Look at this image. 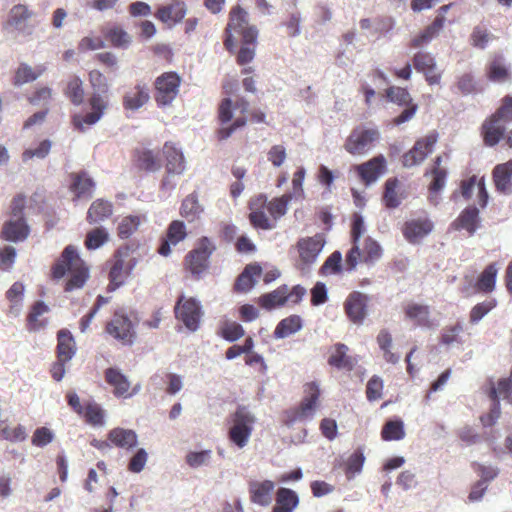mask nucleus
Instances as JSON below:
<instances>
[{"label":"nucleus","mask_w":512,"mask_h":512,"mask_svg":"<svg viewBox=\"0 0 512 512\" xmlns=\"http://www.w3.org/2000/svg\"><path fill=\"white\" fill-rule=\"evenodd\" d=\"M382 439L385 441H399L405 437L404 423L401 419L389 420L381 431Z\"/></svg>","instance_id":"3c124183"},{"label":"nucleus","mask_w":512,"mask_h":512,"mask_svg":"<svg viewBox=\"0 0 512 512\" xmlns=\"http://www.w3.org/2000/svg\"><path fill=\"white\" fill-rule=\"evenodd\" d=\"M175 315L188 330L195 332L199 329L203 316L202 306L197 299L181 295L175 305Z\"/></svg>","instance_id":"1a4fd4ad"},{"label":"nucleus","mask_w":512,"mask_h":512,"mask_svg":"<svg viewBox=\"0 0 512 512\" xmlns=\"http://www.w3.org/2000/svg\"><path fill=\"white\" fill-rule=\"evenodd\" d=\"M89 104L92 109L91 112L85 115L78 114L73 117L74 127L82 132L96 124L102 118L107 108V102L99 93H95L91 96Z\"/></svg>","instance_id":"dca6fc26"},{"label":"nucleus","mask_w":512,"mask_h":512,"mask_svg":"<svg viewBox=\"0 0 512 512\" xmlns=\"http://www.w3.org/2000/svg\"><path fill=\"white\" fill-rule=\"evenodd\" d=\"M107 333L123 345H132L136 338L135 326L128 316L117 311L106 326Z\"/></svg>","instance_id":"ddd939ff"},{"label":"nucleus","mask_w":512,"mask_h":512,"mask_svg":"<svg viewBox=\"0 0 512 512\" xmlns=\"http://www.w3.org/2000/svg\"><path fill=\"white\" fill-rule=\"evenodd\" d=\"M25 285L22 282H14L6 292V298L10 302L9 313L18 316L23 307Z\"/></svg>","instance_id":"79ce46f5"},{"label":"nucleus","mask_w":512,"mask_h":512,"mask_svg":"<svg viewBox=\"0 0 512 512\" xmlns=\"http://www.w3.org/2000/svg\"><path fill=\"white\" fill-rule=\"evenodd\" d=\"M266 202L267 197L265 195H259L253 199L250 203V208L252 211L249 218L255 228L272 230L275 228V224L269 220L263 210Z\"/></svg>","instance_id":"bb28decb"},{"label":"nucleus","mask_w":512,"mask_h":512,"mask_svg":"<svg viewBox=\"0 0 512 512\" xmlns=\"http://www.w3.org/2000/svg\"><path fill=\"white\" fill-rule=\"evenodd\" d=\"M48 306L43 301H37L27 317V328L30 332H37L45 327L46 321L39 317L48 312Z\"/></svg>","instance_id":"09e8293b"},{"label":"nucleus","mask_w":512,"mask_h":512,"mask_svg":"<svg viewBox=\"0 0 512 512\" xmlns=\"http://www.w3.org/2000/svg\"><path fill=\"white\" fill-rule=\"evenodd\" d=\"M399 182L397 179H388L385 184L384 202L388 208H396L401 203V197L397 192Z\"/></svg>","instance_id":"0e129e2a"},{"label":"nucleus","mask_w":512,"mask_h":512,"mask_svg":"<svg viewBox=\"0 0 512 512\" xmlns=\"http://www.w3.org/2000/svg\"><path fill=\"white\" fill-rule=\"evenodd\" d=\"M234 34L242 35V39L246 44H255L258 31L255 26L248 23V13L242 7L236 6L230 12L229 23L226 27L225 46L232 51L235 46Z\"/></svg>","instance_id":"20e7f679"},{"label":"nucleus","mask_w":512,"mask_h":512,"mask_svg":"<svg viewBox=\"0 0 512 512\" xmlns=\"http://www.w3.org/2000/svg\"><path fill=\"white\" fill-rule=\"evenodd\" d=\"M298 251L301 261V270L314 264L324 247V238L321 234L313 237L302 238L298 241Z\"/></svg>","instance_id":"f3484780"},{"label":"nucleus","mask_w":512,"mask_h":512,"mask_svg":"<svg viewBox=\"0 0 512 512\" xmlns=\"http://www.w3.org/2000/svg\"><path fill=\"white\" fill-rule=\"evenodd\" d=\"M262 268L259 264L247 265L235 282V289L239 292L250 291L257 283L256 277L260 276Z\"/></svg>","instance_id":"72a5a7b5"},{"label":"nucleus","mask_w":512,"mask_h":512,"mask_svg":"<svg viewBox=\"0 0 512 512\" xmlns=\"http://www.w3.org/2000/svg\"><path fill=\"white\" fill-rule=\"evenodd\" d=\"M488 395L493 400L490 413L481 417L484 426H492L500 416L499 399L502 398L512 403V370L509 378L500 379L495 385L490 381Z\"/></svg>","instance_id":"0eeeda50"},{"label":"nucleus","mask_w":512,"mask_h":512,"mask_svg":"<svg viewBox=\"0 0 512 512\" xmlns=\"http://www.w3.org/2000/svg\"><path fill=\"white\" fill-rule=\"evenodd\" d=\"M361 258L359 262L375 263L382 256V248L380 244L371 237L364 240L363 249L360 248Z\"/></svg>","instance_id":"603ef678"},{"label":"nucleus","mask_w":512,"mask_h":512,"mask_svg":"<svg viewBox=\"0 0 512 512\" xmlns=\"http://www.w3.org/2000/svg\"><path fill=\"white\" fill-rule=\"evenodd\" d=\"M292 199L291 194H285L279 198H275L268 203L267 209L274 220H278L284 216L288 209V204Z\"/></svg>","instance_id":"e2e57ef3"},{"label":"nucleus","mask_w":512,"mask_h":512,"mask_svg":"<svg viewBox=\"0 0 512 512\" xmlns=\"http://www.w3.org/2000/svg\"><path fill=\"white\" fill-rule=\"evenodd\" d=\"M414 68L425 75L429 85L439 84L441 73L437 71L435 57L429 52H417L412 58Z\"/></svg>","instance_id":"6ab92c4d"},{"label":"nucleus","mask_w":512,"mask_h":512,"mask_svg":"<svg viewBox=\"0 0 512 512\" xmlns=\"http://www.w3.org/2000/svg\"><path fill=\"white\" fill-rule=\"evenodd\" d=\"M67 272L70 273V277L65 286L66 292L82 288L89 277L88 267L72 245L64 249L53 267L52 275L54 279H61Z\"/></svg>","instance_id":"f257e3e1"},{"label":"nucleus","mask_w":512,"mask_h":512,"mask_svg":"<svg viewBox=\"0 0 512 512\" xmlns=\"http://www.w3.org/2000/svg\"><path fill=\"white\" fill-rule=\"evenodd\" d=\"M187 13V6L184 1L175 0L169 5L158 8L156 17L161 22L174 25L183 20Z\"/></svg>","instance_id":"a878e982"},{"label":"nucleus","mask_w":512,"mask_h":512,"mask_svg":"<svg viewBox=\"0 0 512 512\" xmlns=\"http://www.w3.org/2000/svg\"><path fill=\"white\" fill-rule=\"evenodd\" d=\"M108 440L117 448L132 450L138 445V435L132 429L117 427L109 431Z\"/></svg>","instance_id":"c85d7f7f"},{"label":"nucleus","mask_w":512,"mask_h":512,"mask_svg":"<svg viewBox=\"0 0 512 512\" xmlns=\"http://www.w3.org/2000/svg\"><path fill=\"white\" fill-rule=\"evenodd\" d=\"M297 494L288 488H280L276 495V505L273 512H293L298 505Z\"/></svg>","instance_id":"ea45409f"},{"label":"nucleus","mask_w":512,"mask_h":512,"mask_svg":"<svg viewBox=\"0 0 512 512\" xmlns=\"http://www.w3.org/2000/svg\"><path fill=\"white\" fill-rule=\"evenodd\" d=\"M365 463L364 452L361 448L355 450L347 459L345 472L348 479L360 474Z\"/></svg>","instance_id":"4d7b16f0"},{"label":"nucleus","mask_w":512,"mask_h":512,"mask_svg":"<svg viewBox=\"0 0 512 512\" xmlns=\"http://www.w3.org/2000/svg\"><path fill=\"white\" fill-rule=\"evenodd\" d=\"M287 159V149L283 144H275L267 151V160L274 168L281 167Z\"/></svg>","instance_id":"774afa93"},{"label":"nucleus","mask_w":512,"mask_h":512,"mask_svg":"<svg viewBox=\"0 0 512 512\" xmlns=\"http://www.w3.org/2000/svg\"><path fill=\"white\" fill-rule=\"evenodd\" d=\"M386 98L388 101L397 104L399 106H406L414 103L410 93L402 87L391 86L386 89Z\"/></svg>","instance_id":"680f3d73"},{"label":"nucleus","mask_w":512,"mask_h":512,"mask_svg":"<svg viewBox=\"0 0 512 512\" xmlns=\"http://www.w3.org/2000/svg\"><path fill=\"white\" fill-rule=\"evenodd\" d=\"M368 297L358 291L350 293L344 303V309L349 319L355 324H362L366 317Z\"/></svg>","instance_id":"412c9836"},{"label":"nucleus","mask_w":512,"mask_h":512,"mask_svg":"<svg viewBox=\"0 0 512 512\" xmlns=\"http://www.w3.org/2000/svg\"><path fill=\"white\" fill-rule=\"evenodd\" d=\"M366 227L364 224V218L361 214L355 213L353 215V222L351 228V237L353 246L346 255L345 263L348 266V270L352 271L356 268L361 258L360 252V238L365 233Z\"/></svg>","instance_id":"a211bd4d"},{"label":"nucleus","mask_w":512,"mask_h":512,"mask_svg":"<svg viewBox=\"0 0 512 512\" xmlns=\"http://www.w3.org/2000/svg\"><path fill=\"white\" fill-rule=\"evenodd\" d=\"M288 300V287L280 286L276 290L259 298V304L266 310H272L285 304Z\"/></svg>","instance_id":"c03bdc74"},{"label":"nucleus","mask_w":512,"mask_h":512,"mask_svg":"<svg viewBox=\"0 0 512 512\" xmlns=\"http://www.w3.org/2000/svg\"><path fill=\"white\" fill-rule=\"evenodd\" d=\"M386 169V159L383 155H378L371 160L356 166V170L361 179L369 185L375 182Z\"/></svg>","instance_id":"393cba45"},{"label":"nucleus","mask_w":512,"mask_h":512,"mask_svg":"<svg viewBox=\"0 0 512 512\" xmlns=\"http://www.w3.org/2000/svg\"><path fill=\"white\" fill-rule=\"evenodd\" d=\"M377 343L379 345V348L383 352V357L386 360V362L391 364H397L400 361V355L393 353L391 351L392 346V336L391 334L386 330L382 329L379 334L377 335Z\"/></svg>","instance_id":"8fccbe9b"},{"label":"nucleus","mask_w":512,"mask_h":512,"mask_svg":"<svg viewBox=\"0 0 512 512\" xmlns=\"http://www.w3.org/2000/svg\"><path fill=\"white\" fill-rule=\"evenodd\" d=\"M57 356L61 362L70 361L76 352L75 342L72 334L68 330L58 332Z\"/></svg>","instance_id":"58836bf2"},{"label":"nucleus","mask_w":512,"mask_h":512,"mask_svg":"<svg viewBox=\"0 0 512 512\" xmlns=\"http://www.w3.org/2000/svg\"><path fill=\"white\" fill-rule=\"evenodd\" d=\"M302 328V319L297 315H291L282 319L274 330L276 339H284L297 333Z\"/></svg>","instance_id":"a18cd8bd"},{"label":"nucleus","mask_w":512,"mask_h":512,"mask_svg":"<svg viewBox=\"0 0 512 512\" xmlns=\"http://www.w3.org/2000/svg\"><path fill=\"white\" fill-rule=\"evenodd\" d=\"M215 250L216 245L210 238H200L196 248L186 256V263L190 272L194 275H200L208 267L209 258Z\"/></svg>","instance_id":"9b49d317"},{"label":"nucleus","mask_w":512,"mask_h":512,"mask_svg":"<svg viewBox=\"0 0 512 512\" xmlns=\"http://www.w3.org/2000/svg\"><path fill=\"white\" fill-rule=\"evenodd\" d=\"M249 103L243 99L233 102L230 98H224L219 105V120L222 127L218 131L220 140L229 138L238 128L247 123Z\"/></svg>","instance_id":"f03ea898"},{"label":"nucleus","mask_w":512,"mask_h":512,"mask_svg":"<svg viewBox=\"0 0 512 512\" xmlns=\"http://www.w3.org/2000/svg\"><path fill=\"white\" fill-rule=\"evenodd\" d=\"M493 176L498 191L503 194L512 193V160L497 165L494 169Z\"/></svg>","instance_id":"2f4dec72"},{"label":"nucleus","mask_w":512,"mask_h":512,"mask_svg":"<svg viewBox=\"0 0 512 512\" xmlns=\"http://www.w3.org/2000/svg\"><path fill=\"white\" fill-rule=\"evenodd\" d=\"M275 483L271 480H253L249 483L251 501L260 506H268L273 500Z\"/></svg>","instance_id":"5701e85b"},{"label":"nucleus","mask_w":512,"mask_h":512,"mask_svg":"<svg viewBox=\"0 0 512 512\" xmlns=\"http://www.w3.org/2000/svg\"><path fill=\"white\" fill-rule=\"evenodd\" d=\"M44 71V67H39L37 71L26 63L19 65L14 76V85L22 86L23 84L36 80Z\"/></svg>","instance_id":"864d4df0"},{"label":"nucleus","mask_w":512,"mask_h":512,"mask_svg":"<svg viewBox=\"0 0 512 512\" xmlns=\"http://www.w3.org/2000/svg\"><path fill=\"white\" fill-rule=\"evenodd\" d=\"M106 36L111 44L119 49H127L132 43V37L120 27L111 28Z\"/></svg>","instance_id":"052dcab7"},{"label":"nucleus","mask_w":512,"mask_h":512,"mask_svg":"<svg viewBox=\"0 0 512 512\" xmlns=\"http://www.w3.org/2000/svg\"><path fill=\"white\" fill-rule=\"evenodd\" d=\"M180 76L175 72H166L155 80V101L159 107L171 106L179 94Z\"/></svg>","instance_id":"6e6552de"},{"label":"nucleus","mask_w":512,"mask_h":512,"mask_svg":"<svg viewBox=\"0 0 512 512\" xmlns=\"http://www.w3.org/2000/svg\"><path fill=\"white\" fill-rule=\"evenodd\" d=\"M508 69L502 57H496L490 63L488 68V77L494 82H505L508 78Z\"/></svg>","instance_id":"bf43d9fd"},{"label":"nucleus","mask_w":512,"mask_h":512,"mask_svg":"<svg viewBox=\"0 0 512 512\" xmlns=\"http://www.w3.org/2000/svg\"><path fill=\"white\" fill-rule=\"evenodd\" d=\"M443 25L444 18L442 16L436 17L431 25L411 40L412 47L420 48L429 44L442 30Z\"/></svg>","instance_id":"a19ab883"},{"label":"nucleus","mask_w":512,"mask_h":512,"mask_svg":"<svg viewBox=\"0 0 512 512\" xmlns=\"http://www.w3.org/2000/svg\"><path fill=\"white\" fill-rule=\"evenodd\" d=\"M136 264V259L130 257L127 252H117L114 256L113 264L109 273V291H114L123 285L135 268Z\"/></svg>","instance_id":"f8f14e48"},{"label":"nucleus","mask_w":512,"mask_h":512,"mask_svg":"<svg viewBox=\"0 0 512 512\" xmlns=\"http://www.w3.org/2000/svg\"><path fill=\"white\" fill-rule=\"evenodd\" d=\"M80 415L93 426L104 425V410L95 402H88Z\"/></svg>","instance_id":"13d9d810"},{"label":"nucleus","mask_w":512,"mask_h":512,"mask_svg":"<svg viewBox=\"0 0 512 512\" xmlns=\"http://www.w3.org/2000/svg\"><path fill=\"white\" fill-rule=\"evenodd\" d=\"M498 271L499 267L496 263L489 264L479 275L476 289L483 293H491L495 289Z\"/></svg>","instance_id":"37998d69"},{"label":"nucleus","mask_w":512,"mask_h":512,"mask_svg":"<svg viewBox=\"0 0 512 512\" xmlns=\"http://www.w3.org/2000/svg\"><path fill=\"white\" fill-rule=\"evenodd\" d=\"M478 223H479V210L474 206H470L462 211V213L455 220L453 225H454L455 229H457V230L463 229V230H466L470 235H473L476 232V230L478 229Z\"/></svg>","instance_id":"c9c22d12"},{"label":"nucleus","mask_w":512,"mask_h":512,"mask_svg":"<svg viewBox=\"0 0 512 512\" xmlns=\"http://www.w3.org/2000/svg\"><path fill=\"white\" fill-rule=\"evenodd\" d=\"M113 212L112 204L108 201L98 199L90 206L87 219L89 223H98L110 217Z\"/></svg>","instance_id":"de8ad7c7"},{"label":"nucleus","mask_w":512,"mask_h":512,"mask_svg":"<svg viewBox=\"0 0 512 512\" xmlns=\"http://www.w3.org/2000/svg\"><path fill=\"white\" fill-rule=\"evenodd\" d=\"M431 174L433 177V180L429 186L430 190V202L434 205H437L439 202V199L437 197V193L442 190L445 186V180L447 176L446 169L441 167H434L431 170Z\"/></svg>","instance_id":"5fc2aeb1"},{"label":"nucleus","mask_w":512,"mask_h":512,"mask_svg":"<svg viewBox=\"0 0 512 512\" xmlns=\"http://www.w3.org/2000/svg\"><path fill=\"white\" fill-rule=\"evenodd\" d=\"M406 316L413 320L417 326L424 328H434L438 324L430 319L429 307L421 304H409L406 308Z\"/></svg>","instance_id":"473e14b6"},{"label":"nucleus","mask_w":512,"mask_h":512,"mask_svg":"<svg viewBox=\"0 0 512 512\" xmlns=\"http://www.w3.org/2000/svg\"><path fill=\"white\" fill-rule=\"evenodd\" d=\"M437 139L436 133H430L424 138L419 139L413 148L403 155V165L410 168L421 164L428 154L433 151Z\"/></svg>","instance_id":"2eb2a0df"},{"label":"nucleus","mask_w":512,"mask_h":512,"mask_svg":"<svg viewBox=\"0 0 512 512\" xmlns=\"http://www.w3.org/2000/svg\"><path fill=\"white\" fill-rule=\"evenodd\" d=\"M203 212L204 207L200 204L196 193H191L183 199L180 207V215L188 222L198 220Z\"/></svg>","instance_id":"4c0bfd02"},{"label":"nucleus","mask_w":512,"mask_h":512,"mask_svg":"<svg viewBox=\"0 0 512 512\" xmlns=\"http://www.w3.org/2000/svg\"><path fill=\"white\" fill-rule=\"evenodd\" d=\"M305 392L307 395L302 400L300 406L297 409L287 412L285 424L288 427H292L297 422L310 421L315 415L320 396L319 385L315 382H311L306 385Z\"/></svg>","instance_id":"423d86ee"},{"label":"nucleus","mask_w":512,"mask_h":512,"mask_svg":"<svg viewBox=\"0 0 512 512\" xmlns=\"http://www.w3.org/2000/svg\"><path fill=\"white\" fill-rule=\"evenodd\" d=\"M16 217L10 219L4 224L2 236L10 242H22L27 239L30 228L23 216L15 214Z\"/></svg>","instance_id":"4be33fe9"},{"label":"nucleus","mask_w":512,"mask_h":512,"mask_svg":"<svg viewBox=\"0 0 512 512\" xmlns=\"http://www.w3.org/2000/svg\"><path fill=\"white\" fill-rule=\"evenodd\" d=\"M163 154L166 158V172L169 175H181L186 170L183 152L171 142L163 146Z\"/></svg>","instance_id":"b1692460"},{"label":"nucleus","mask_w":512,"mask_h":512,"mask_svg":"<svg viewBox=\"0 0 512 512\" xmlns=\"http://www.w3.org/2000/svg\"><path fill=\"white\" fill-rule=\"evenodd\" d=\"M108 240V232L103 228H96L87 234L85 246L89 250L100 248Z\"/></svg>","instance_id":"338daca9"},{"label":"nucleus","mask_w":512,"mask_h":512,"mask_svg":"<svg viewBox=\"0 0 512 512\" xmlns=\"http://www.w3.org/2000/svg\"><path fill=\"white\" fill-rule=\"evenodd\" d=\"M379 139V131L375 128L356 127L348 136L344 148L352 155H364Z\"/></svg>","instance_id":"9d476101"},{"label":"nucleus","mask_w":512,"mask_h":512,"mask_svg":"<svg viewBox=\"0 0 512 512\" xmlns=\"http://www.w3.org/2000/svg\"><path fill=\"white\" fill-rule=\"evenodd\" d=\"M512 122V97H505L498 111L483 124L484 141L489 146L496 145L502 138L506 124Z\"/></svg>","instance_id":"39448f33"},{"label":"nucleus","mask_w":512,"mask_h":512,"mask_svg":"<svg viewBox=\"0 0 512 512\" xmlns=\"http://www.w3.org/2000/svg\"><path fill=\"white\" fill-rule=\"evenodd\" d=\"M106 382L113 387V394L117 398H129L131 383L127 376L117 368H108L105 371Z\"/></svg>","instance_id":"c756f323"},{"label":"nucleus","mask_w":512,"mask_h":512,"mask_svg":"<svg viewBox=\"0 0 512 512\" xmlns=\"http://www.w3.org/2000/svg\"><path fill=\"white\" fill-rule=\"evenodd\" d=\"M256 421L255 414L247 406H238L230 416L228 428L230 441L239 449L247 446Z\"/></svg>","instance_id":"7ed1b4c3"},{"label":"nucleus","mask_w":512,"mask_h":512,"mask_svg":"<svg viewBox=\"0 0 512 512\" xmlns=\"http://www.w3.org/2000/svg\"><path fill=\"white\" fill-rule=\"evenodd\" d=\"M31 16L32 12L25 5H15L9 12L5 27L9 32L16 33L17 36L29 37L34 31L33 25L29 23Z\"/></svg>","instance_id":"4468645a"},{"label":"nucleus","mask_w":512,"mask_h":512,"mask_svg":"<svg viewBox=\"0 0 512 512\" xmlns=\"http://www.w3.org/2000/svg\"><path fill=\"white\" fill-rule=\"evenodd\" d=\"M433 227V222L430 219L422 217L406 221L402 231L409 243L417 244L432 232Z\"/></svg>","instance_id":"aec40b11"},{"label":"nucleus","mask_w":512,"mask_h":512,"mask_svg":"<svg viewBox=\"0 0 512 512\" xmlns=\"http://www.w3.org/2000/svg\"><path fill=\"white\" fill-rule=\"evenodd\" d=\"M476 189L478 190L479 204L482 207H485L488 200V194L485 189L484 182L482 180L477 181L476 176L462 182L461 194L465 199H469Z\"/></svg>","instance_id":"49530a36"},{"label":"nucleus","mask_w":512,"mask_h":512,"mask_svg":"<svg viewBox=\"0 0 512 512\" xmlns=\"http://www.w3.org/2000/svg\"><path fill=\"white\" fill-rule=\"evenodd\" d=\"M212 458L211 450L191 451L186 456L187 464L192 468L207 466Z\"/></svg>","instance_id":"69168bd1"},{"label":"nucleus","mask_w":512,"mask_h":512,"mask_svg":"<svg viewBox=\"0 0 512 512\" xmlns=\"http://www.w3.org/2000/svg\"><path fill=\"white\" fill-rule=\"evenodd\" d=\"M93 180L85 173L73 174L70 189L76 199H88L92 196Z\"/></svg>","instance_id":"f704fd0d"},{"label":"nucleus","mask_w":512,"mask_h":512,"mask_svg":"<svg viewBox=\"0 0 512 512\" xmlns=\"http://www.w3.org/2000/svg\"><path fill=\"white\" fill-rule=\"evenodd\" d=\"M149 89L144 83H137L128 90L123 97V106L126 110L136 111L149 101Z\"/></svg>","instance_id":"cd10ccee"},{"label":"nucleus","mask_w":512,"mask_h":512,"mask_svg":"<svg viewBox=\"0 0 512 512\" xmlns=\"http://www.w3.org/2000/svg\"><path fill=\"white\" fill-rule=\"evenodd\" d=\"M143 221H145V218L139 215L123 217L118 224L119 237L122 239L129 238L135 231H137Z\"/></svg>","instance_id":"6e6d98bb"},{"label":"nucleus","mask_w":512,"mask_h":512,"mask_svg":"<svg viewBox=\"0 0 512 512\" xmlns=\"http://www.w3.org/2000/svg\"><path fill=\"white\" fill-rule=\"evenodd\" d=\"M187 236L186 226L180 220H174L170 223L167 230V238L159 247V254L168 256L171 253V245H177Z\"/></svg>","instance_id":"7c9ffc66"},{"label":"nucleus","mask_w":512,"mask_h":512,"mask_svg":"<svg viewBox=\"0 0 512 512\" xmlns=\"http://www.w3.org/2000/svg\"><path fill=\"white\" fill-rule=\"evenodd\" d=\"M348 347L345 344L338 343L334 346L328 363L338 369L352 370L357 363V359L347 355Z\"/></svg>","instance_id":"e433bc0d"}]
</instances>
